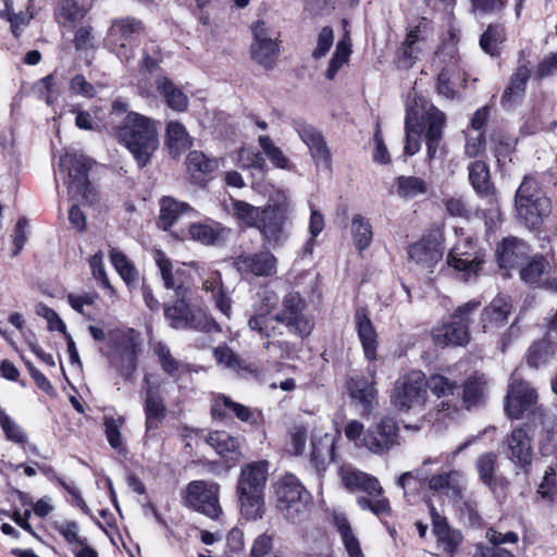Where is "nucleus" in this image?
<instances>
[{"label": "nucleus", "instance_id": "nucleus-1", "mask_svg": "<svg viewBox=\"0 0 557 557\" xmlns=\"http://www.w3.org/2000/svg\"><path fill=\"white\" fill-rule=\"evenodd\" d=\"M282 307V311L273 317L269 315V309L252 315L248 322L249 327L268 338L282 335L284 327L301 338L308 336L313 323L304 313L305 301L301 296L296 292L288 293Z\"/></svg>", "mask_w": 557, "mask_h": 557}, {"label": "nucleus", "instance_id": "nucleus-2", "mask_svg": "<svg viewBox=\"0 0 557 557\" xmlns=\"http://www.w3.org/2000/svg\"><path fill=\"white\" fill-rule=\"evenodd\" d=\"M114 136L127 148L140 168L149 163L159 147L158 123L137 112H127L114 126Z\"/></svg>", "mask_w": 557, "mask_h": 557}, {"label": "nucleus", "instance_id": "nucleus-3", "mask_svg": "<svg viewBox=\"0 0 557 557\" xmlns=\"http://www.w3.org/2000/svg\"><path fill=\"white\" fill-rule=\"evenodd\" d=\"M268 474L267 460L251 461L240 468L235 495L239 513L246 520L256 521L265 513L264 488Z\"/></svg>", "mask_w": 557, "mask_h": 557}, {"label": "nucleus", "instance_id": "nucleus-4", "mask_svg": "<svg viewBox=\"0 0 557 557\" xmlns=\"http://www.w3.org/2000/svg\"><path fill=\"white\" fill-rule=\"evenodd\" d=\"M339 476L346 488L360 490L368 496H359L357 504L362 510H370L375 516H387L391 513L389 500L383 496V487L379 480L366 472L345 465L339 468Z\"/></svg>", "mask_w": 557, "mask_h": 557}, {"label": "nucleus", "instance_id": "nucleus-5", "mask_svg": "<svg viewBox=\"0 0 557 557\" xmlns=\"http://www.w3.org/2000/svg\"><path fill=\"white\" fill-rule=\"evenodd\" d=\"M276 508L289 522H301L310 509V495L298 478L292 473L282 476L275 484Z\"/></svg>", "mask_w": 557, "mask_h": 557}, {"label": "nucleus", "instance_id": "nucleus-6", "mask_svg": "<svg viewBox=\"0 0 557 557\" xmlns=\"http://www.w3.org/2000/svg\"><path fill=\"white\" fill-rule=\"evenodd\" d=\"M293 220V206L290 201L269 203L263 207V214L257 230L264 246L276 249L289 238Z\"/></svg>", "mask_w": 557, "mask_h": 557}, {"label": "nucleus", "instance_id": "nucleus-7", "mask_svg": "<svg viewBox=\"0 0 557 557\" xmlns=\"http://www.w3.org/2000/svg\"><path fill=\"white\" fill-rule=\"evenodd\" d=\"M450 42L443 45L433 59L434 65L440 70L437 74V92L453 99L457 95V88L465 87L466 81L461 77L459 67L457 38L450 34Z\"/></svg>", "mask_w": 557, "mask_h": 557}, {"label": "nucleus", "instance_id": "nucleus-8", "mask_svg": "<svg viewBox=\"0 0 557 557\" xmlns=\"http://www.w3.org/2000/svg\"><path fill=\"white\" fill-rule=\"evenodd\" d=\"M515 205L518 218L529 228L537 227L550 212V201L540 191L537 183L524 177L516 191Z\"/></svg>", "mask_w": 557, "mask_h": 557}, {"label": "nucleus", "instance_id": "nucleus-9", "mask_svg": "<svg viewBox=\"0 0 557 557\" xmlns=\"http://www.w3.org/2000/svg\"><path fill=\"white\" fill-rule=\"evenodd\" d=\"M479 307V301H468L455 310L450 322L434 327L432 337L435 345H467L470 342L469 324L473 321Z\"/></svg>", "mask_w": 557, "mask_h": 557}, {"label": "nucleus", "instance_id": "nucleus-10", "mask_svg": "<svg viewBox=\"0 0 557 557\" xmlns=\"http://www.w3.org/2000/svg\"><path fill=\"white\" fill-rule=\"evenodd\" d=\"M485 262V253L470 236H461L449 250L446 263L457 278L469 282L478 277Z\"/></svg>", "mask_w": 557, "mask_h": 557}, {"label": "nucleus", "instance_id": "nucleus-11", "mask_svg": "<svg viewBox=\"0 0 557 557\" xmlns=\"http://www.w3.org/2000/svg\"><path fill=\"white\" fill-rule=\"evenodd\" d=\"M425 400V376L421 371H411L395 382L391 401L399 411L420 409Z\"/></svg>", "mask_w": 557, "mask_h": 557}, {"label": "nucleus", "instance_id": "nucleus-12", "mask_svg": "<svg viewBox=\"0 0 557 557\" xmlns=\"http://www.w3.org/2000/svg\"><path fill=\"white\" fill-rule=\"evenodd\" d=\"M141 29V23L135 18L114 20L104 38V47L121 61L128 63L134 57L135 37Z\"/></svg>", "mask_w": 557, "mask_h": 557}, {"label": "nucleus", "instance_id": "nucleus-13", "mask_svg": "<svg viewBox=\"0 0 557 557\" xmlns=\"http://www.w3.org/2000/svg\"><path fill=\"white\" fill-rule=\"evenodd\" d=\"M220 484L213 481H191L185 491L184 502L187 507L211 519L222 513L219 500Z\"/></svg>", "mask_w": 557, "mask_h": 557}, {"label": "nucleus", "instance_id": "nucleus-14", "mask_svg": "<svg viewBox=\"0 0 557 557\" xmlns=\"http://www.w3.org/2000/svg\"><path fill=\"white\" fill-rule=\"evenodd\" d=\"M60 166L69 172L70 195L74 199L91 203L95 199V191L87 177L91 161L82 154L65 153L60 158Z\"/></svg>", "mask_w": 557, "mask_h": 557}, {"label": "nucleus", "instance_id": "nucleus-15", "mask_svg": "<svg viewBox=\"0 0 557 557\" xmlns=\"http://www.w3.org/2000/svg\"><path fill=\"white\" fill-rule=\"evenodd\" d=\"M111 338L114 344L111 362L123 377L129 379L137 369L138 333L134 329L119 330Z\"/></svg>", "mask_w": 557, "mask_h": 557}, {"label": "nucleus", "instance_id": "nucleus-16", "mask_svg": "<svg viewBox=\"0 0 557 557\" xmlns=\"http://www.w3.org/2000/svg\"><path fill=\"white\" fill-rule=\"evenodd\" d=\"M363 446L372 454L384 455L400 445V433L397 422L389 417L382 418L373 429L364 435Z\"/></svg>", "mask_w": 557, "mask_h": 557}, {"label": "nucleus", "instance_id": "nucleus-17", "mask_svg": "<svg viewBox=\"0 0 557 557\" xmlns=\"http://www.w3.org/2000/svg\"><path fill=\"white\" fill-rule=\"evenodd\" d=\"M537 404V393L528 383L511 379L509 391L506 397L505 410L510 418L520 419L524 414L532 413Z\"/></svg>", "mask_w": 557, "mask_h": 557}, {"label": "nucleus", "instance_id": "nucleus-18", "mask_svg": "<svg viewBox=\"0 0 557 557\" xmlns=\"http://www.w3.org/2000/svg\"><path fill=\"white\" fill-rule=\"evenodd\" d=\"M418 101L421 103V111L424 112L421 116V121L425 126L428 158L434 159L440 148L446 117L441 110L429 102L424 97L414 95L416 104H418Z\"/></svg>", "mask_w": 557, "mask_h": 557}, {"label": "nucleus", "instance_id": "nucleus-19", "mask_svg": "<svg viewBox=\"0 0 557 557\" xmlns=\"http://www.w3.org/2000/svg\"><path fill=\"white\" fill-rule=\"evenodd\" d=\"M432 518L433 533L436 537V555L440 557H455L462 542V535L458 530L450 528L444 517L429 503Z\"/></svg>", "mask_w": 557, "mask_h": 557}, {"label": "nucleus", "instance_id": "nucleus-20", "mask_svg": "<svg viewBox=\"0 0 557 557\" xmlns=\"http://www.w3.org/2000/svg\"><path fill=\"white\" fill-rule=\"evenodd\" d=\"M177 300L172 306L164 308L165 319L174 329L209 330L212 321L205 314L193 313L185 297L176 296Z\"/></svg>", "mask_w": 557, "mask_h": 557}, {"label": "nucleus", "instance_id": "nucleus-21", "mask_svg": "<svg viewBox=\"0 0 557 557\" xmlns=\"http://www.w3.org/2000/svg\"><path fill=\"white\" fill-rule=\"evenodd\" d=\"M233 265L242 275L268 277L276 273L277 259L269 250H262L237 256Z\"/></svg>", "mask_w": 557, "mask_h": 557}, {"label": "nucleus", "instance_id": "nucleus-22", "mask_svg": "<svg viewBox=\"0 0 557 557\" xmlns=\"http://www.w3.org/2000/svg\"><path fill=\"white\" fill-rule=\"evenodd\" d=\"M503 451L507 458L519 466L524 473L529 472L533 454L531 438L523 428L513 429L505 437Z\"/></svg>", "mask_w": 557, "mask_h": 557}, {"label": "nucleus", "instance_id": "nucleus-23", "mask_svg": "<svg viewBox=\"0 0 557 557\" xmlns=\"http://www.w3.org/2000/svg\"><path fill=\"white\" fill-rule=\"evenodd\" d=\"M294 127L300 139L308 147L315 164L330 169L331 152L323 135L314 126L301 121H296Z\"/></svg>", "mask_w": 557, "mask_h": 557}, {"label": "nucleus", "instance_id": "nucleus-24", "mask_svg": "<svg viewBox=\"0 0 557 557\" xmlns=\"http://www.w3.org/2000/svg\"><path fill=\"white\" fill-rule=\"evenodd\" d=\"M531 77V69L524 59L519 60V65L509 77L504 90L500 103L503 108L510 109L520 103L525 95L527 84Z\"/></svg>", "mask_w": 557, "mask_h": 557}, {"label": "nucleus", "instance_id": "nucleus-25", "mask_svg": "<svg viewBox=\"0 0 557 557\" xmlns=\"http://www.w3.org/2000/svg\"><path fill=\"white\" fill-rule=\"evenodd\" d=\"M145 384V399L144 409L146 416V433L157 430L166 414V407L162 396L157 387L152 386L149 381V375L144 377Z\"/></svg>", "mask_w": 557, "mask_h": 557}, {"label": "nucleus", "instance_id": "nucleus-26", "mask_svg": "<svg viewBox=\"0 0 557 557\" xmlns=\"http://www.w3.org/2000/svg\"><path fill=\"white\" fill-rule=\"evenodd\" d=\"M422 114L424 112L421 111V103L418 101V104H416L413 96L411 102L408 103L405 121L406 144L404 150L408 156H413L420 150V138L425 128L421 121Z\"/></svg>", "mask_w": 557, "mask_h": 557}, {"label": "nucleus", "instance_id": "nucleus-27", "mask_svg": "<svg viewBox=\"0 0 557 557\" xmlns=\"http://www.w3.org/2000/svg\"><path fill=\"white\" fill-rule=\"evenodd\" d=\"M153 260L159 269L165 288L175 290L176 296L186 297L188 288L184 285L181 267H175L172 260L162 250H156L153 252Z\"/></svg>", "mask_w": 557, "mask_h": 557}, {"label": "nucleus", "instance_id": "nucleus-28", "mask_svg": "<svg viewBox=\"0 0 557 557\" xmlns=\"http://www.w3.org/2000/svg\"><path fill=\"white\" fill-rule=\"evenodd\" d=\"M466 487V480L459 470H450L433 475L429 480V488L435 494L454 499L460 498Z\"/></svg>", "mask_w": 557, "mask_h": 557}, {"label": "nucleus", "instance_id": "nucleus-29", "mask_svg": "<svg viewBox=\"0 0 557 557\" xmlns=\"http://www.w3.org/2000/svg\"><path fill=\"white\" fill-rule=\"evenodd\" d=\"M408 255L410 261L428 272H433L443 258V247L437 240H422L411 245Z\"/></svg>", "mask_w": 557, "mask_h": 557}, {"label": "nucleus", "instance_id": "nucleus-30", "mask_svg": "<svg viewBox=\"0 0 557 557\" xmlns=\"http://www.w3.org/2000/svg\"><path fill=\"white\" fill-rule=\"evenodd\" d=\"M355 326L366 359L369 361L375 360L379 346L377 333L363 308H359L356 311Z\"/></svg>", "mask_w": 557, "mask_h": 557}, {"label": "nucleus", "instance_id": "nucleus-31", "mask_svg": "<svg viewBox=\"0 0 557 557\" xmlns=\"http://www.w3.org/2000/svg\"><path fill=\"white\" fill-rule=\"evenodd\" d=\"M529 246L516 237L505 238L496 249V257L500 268L511 269L519 265L528 256Z\"/></svg>", "mask_w": 557, "mask_h": 557}, {"label": "nucleus", "instance_id": "nucleus-32", "mask_svg": "<svg viewBox=\"0 0 557 557\" xmlns=\"http://www.w3.org/2000/svg\"><path fill=\"white\" fill-rule=\"evenodd\" d=\"M486 539L491 546L478 544L473 557H515L509 550L498 546L506 543H517L519 536L516 532L502 533L491 528L486 531Z\"/></svg>", "mask_w": 557, "mask_h": 557}, {"label": "nucleus", "instance_id": "nucleus-33", "mask_svg": "<svg viewBox=\"0 0 557 557\" xmlns=\"http://www.w3.org/2000/svg\"><path fill=\"white\" fill-rule=\"evenodd\" d=\"M370 379L363 375H356L350 379L348 383V392L352 399L361 404L363 409L370 412L373 408L376 391L374 388V373L373 368H369Z\"/></svg>", "mask_w": 557, "mask_h": 557}, {"label": "nucleus", "instance_id": "nucleus-34", "mask_svg": "<svg viewBox=\"0 0 557 557\" xmlns=\"http://www.w3.org/2000/svg\"><path fill=\"white\" fill-rule=\"evenodd\" d=\"M511 306L505 298H495L484 308L481 324L484 333L494 332L507 324Z\"/></svg>", "mask_w": 557, "mask_h": 557}, {"label": "nucleus", "instance_id": "nucleus-35", "mask_svg": "<svg viewBox=\"0 0 557 557\" xmlns=\"http://www.w3.org/2000/svg\"><path fill=\"white\" fill-rule=\"evenodd\" d=\"M244 438L232 436L225 431L211 432L207 437V443L215 449V451L224 457L233 460L239 458L244 446Z\"/></svg>", "mask_w": 557, "mask_h": 557}, {"label": "nucleus", "instance_id": "nucleus-36", "mask_svg": "<svg viewBox=\"0 0 557 557\" xmlns=\"http://www.w3.org/2000/svg\"><path fill=\"white\" fill-rule=\"evenodd\" d=\"M202 289L211 294L215 307L226 317L232 314V300L225 294L220 271L213 270L202 281Z\"/></svg>", "mask_w": 557, "mask_h": 557}, {"label": "nucleus", "instance_id": "nucleus-37", "mask_svg": "<svg viewBox=\"0 0 557 557\" xmlns=\"http://www.w3.org/2000/svg\"><path fill=\"white\" fill-rule=\"evenodd\" d=\"M311 461L318 469H324L325 465L334 460V437L321 430H315L311 435Z\"/></svg>", "mask_w": 557, "mask_h": 557}, {"label": "nucleus", "instance_id": "nucleus-38", "mask_svg": "<svg viewBox=\"0 0 557 557\" xmlns=\"http://www.w3.org/2000/svg\"><path fill=\"white\" fill-rule=\"evenodd\" d=\"M156 89L164 99L166 106L176 112H184L188 108V98L169 77L160 76L156 79Z\"/></svg>", "mask_w": 557, "mask_h": 557}, {"label": "nucleus", "instance_id": "nucleus-39", "mask_svg": "<svg viewBox=\"0 0 557 557\" xmlns=\"http://www.w3.org/2000/svg\"><path fill=\"white\" fill-rule=\"evenodd\" d=\"M165 144L172 154L178 156L191 147L193 138L181 122L170 121L165 128Z\"/></svg>", "mask_w": 557, "mask_h": 557}, {"label": "nucleus", "instance_id": "nucleus-40", "mask_svg": "<svg viewBox=\"0 0 557 557\" xmlns=\"http://www.w3.org/2000/svg\"><path fill=\"white\" fill-rule=\"evenodd\" d=\"M496 466L497 455L491 451L480 455L475 461V468L481 481L492 491H495L498 484L502 486L507 484L505 479L495 476Z\"/></svg>", "mask_w": 557, "mask_h": 557}, {"label": "nucleus", "instance_id": "nucleus-41", "mask_svg": "<svg viewBox=\"0 0 557 557\" xmlns=\"http://www.w3.org/2000/svg\"><path fill=\"white\" fill-rule=\"evenodd\" d=\"M469 180L472 187L483 197L494 198V186L490 181V171L485 162L474 161L469 164Z\"/></svg>", "mask_w": 557, "mask_h": 557}, {"label": "nucleus", "instance_id": "nucleus-42", "mask_svg": "<svg viewBox=\"0 0 557 557\" xmlns=\"http://www.w3.org/2000/svg\"><path fill=\"white\" fill-rule=\"evenodd\" d=\"M429 387L431 392L438 398H444L442 406L443 409L450 410L451 407L456 408V405H451L450 401L455 397V391L458 386L450 382L447 377L434 374L425 380V388Z\"/></svg>", "mask_w": 557, "mask_h": 557}, {"label": "nucleus", "instance_id": "nucleus-43", "mask_svg": "<svg viewBox=\"0 0 557 557\" xmlns=\"http://www.w3.org/2000/svg\"><path fill=\"white\" fill-rule=\"evenodd\" d=\"M334 523L341 535V540L348 557H364L359 540L355 535L347 518L344 516H335Z\"/></svg>", "mask_w": 557, "mask_h": 557}, {"label": "nucleus", "instance_id": "nucleus-44", "mask_svg": "<svg viewBox=\"0 0 557 557\" xmlns=\"http://www.w3.org/2000/svg\"><path fill=\"white\" fill-rule=\"evenodd\" d=\"M557 342L546 335L542 341L535 342L528 350L527 362L532 368L547 363L555 354Z\"/></svg>", "mask_w": 557, "mask_h": 557}, {"label": "nucleus", "instance_id": "nucleus-45", "mask_svg": "<svg viewBox=\"0 0 557 557\" xmlns=\"http://www.w3.org/2000/svg\"><path fill=\"white\" fill-rule=\"evenodd\" d=\"M232 212L236 220L246 227L257 228L263 214V207H255L243 200H232Z\"/></svg>", "mask_w": 557, "mask_h": 557}, {"label": "nucleus", "instance_id": "nucleus-46", "mask_svg": "<svg viewBox=\"0 0 557 557\" xmlns=\"http://www.w3.org/2000/svg\"><path fill=\"white\" fill-rule=\"evenodd\" d=\"M189 209V206L185 202H178L171 197L162 198L160 206V227L163 230L170 228L180 215Z\"/></svg>", "mask_w": 557, "mask_h": 557}, {"label": "nucleus", "instance_id": "nucleus-47", "mask_svg": "<svg viewBox=\"0 0 557 557\" xmlns=\"http://www.w3.org/2000/svg\"><path fill=\"white\" fill-rule=\"evenodd\" d=\"M505 41V32L503 26L491 24L484 30L480 38L481 49L491 57H497L500 53V45Z\"/></svg>", "mask_w": 557, "mask_h": 557}, {"label": "nucleus", "instance_id": "nucleus-48", "mask_svg": "<svg viewBox=\"0 0 557 557\" xmlns=\"http://www.w3.org/2000/svg\"><path fill=\"white\" fill-rule=\"evenodd\" d=\"M278 53L276 38L253 40L251 55L261 65L269 67L273 64Z\"/></svg>", "mask_w": 557, "mask_h": 557}, {"label": "nucleus", "instance_id": "nucleus-49", "mask_svg": "<svg viewBox=\"0 0 557 557\" xmlns=\"http://www.w3.org/2000/svg\"><path fill=\"white\" fill-rule=\"evenodd\" d=\"M351 235L359 252L367 249L373 238L372 226L369 220L360 214H356L351 221Z\"/></svg>", "mask_w": 557, "mask_h": 557}, {"label": "nucleus", "instance_id": "nucleus-50", "mask_svg": "<svg viewBox=\"0 0 557 557\" xmlns=\"http://www.w3.org/2000/svg\"><path fill=\"white\" fill-rule=\"evenodd\" d=\"M87 13V10L74 0H62L55 13L59 24L73 25L81 22Z\"/></svg>", "mask_w": 557, "mask_h": 557}, {"label": "nucleus", "instance_id": "nucleus-51", "mask_svg": "<svg viewBox=\"0 0 557 557\" xmlns=\"http://www.w3.org/2000/svg\"><path fill=\"white\" fill-rule=\"evenodd\" d=\"M397 195L404 199H412L428 191V184L417 176H399L396 182Z\"/></svg>", "mask_w": 557, "mask_h": 557}, {"label": "nucleus", "instance_id": "nucleus-52", "mask_svg": "<svg viewBox=\"0 0 557 557\" xmlns=\"http://www.w3.org/2000/svg\"><path fill=\"white\" fill-rule=\"evenodd\" d=\"M486 392V381L483 376H473L467 380L462 392V403L470 409L481 403Z\"/></svg>", "mask_w": 557, "mask_h": 557}, {"label": "nucleus", "instance_id": "nucleus-53", "mask_svg": "<svg viewBox=\"0 0 557 557\" xmlns=\"http://www.w3.org/2000/svg\"><path fill=\"white\" fill-rule=\"evenodd\" d=\"M350 46V39L347 34L337 42L335 52L333 53L326 70V77L329 79H333L338 70L348 62L351 53Z\"/></svg>", "mask_w": 557, "mask_h": 557}, {"label": "nucleus", "instance_id": "nucleus-54", "mask_svg": "<svg viewBox=\"0 0 557 557\" xmlns=\"http://www.w3.org/2000/svg\"><path fill=\"white\" fill-rule=\"evenodd\" d=\"M432 33V23L425 17H420L408 25L405 38L416 44L430 47V37Z\"/></svg>", "mask_w": 557, "mask_h": 557}, {"label": "nucleus", "instance_id": "nucleus-55", "mask_svg": "<svg viewBox=\"0 0 557 557\" xmlns=\"http://www.w3.org/2000/svg\"><path fill=\"white\" fill-rule=\"evenodd\" d=\"M430 49V47L416 44L405 38L400 48L398 66L401 69L412 67L418 60Z\"/></svg>", "mask_w": 557, "mask_h": 557}, {"label": "nucleus", "instance_id": "nucleus-56", "mask_svg": "<svg viewBox=\"0 0 557 557\" xmlns=\"http://www.w3.org/2000/svg\"><path fill=\"white\" fill-rule=\"evenodd\" d=\"M549 270V263L542 256H535L520 271L521 280L527 284H536L543 274Z\"/></svg>", "mask_w": 557, "mask_h": 557}, {"label": "nucleus", "instance_id": "nucleus-57", "mask_svg": "<svg viewBox=\"0 0 557 557\" xmlns=\"http://www.w3.org/2000/svg\"><path fill=\"white\" fill-rule=\"evenodd\" d=\"M125 422L124 417H104L103 425L108 443L113 449L123 450L121 428Z\"/></svg>", "mask_w": 557, "mask_h": 557}, {"label": "nucleus", "instance_id": "nucleus-58", "mask_svg": "<svg viewBox=\"0 0 557 557\" xmlns=\"http://www.w3.org/2000/svg\"><path fill=\"white\" fill-rule=\"evenodd\" d=\"M186 166L193 174L210 173L218 168V161L208 159L200 151H190L186 159Z\"/></svg>", "mask_w": 557, "mask_h": 557}, {"label": "nucleus", "instance_id": "nucleus-59", "mask_svg": "<svg viewBox=\"0 0 557 557\" xmlns=\"http://www.w3.org/2000/svg\"><path fill=\"white\" fill-rule=\"evenodd\" d=\"M288 436L289 453L294 456L302 455L308 438V426L302 423L294 424L288 431Z\"/></svg>", "mask_w": 557, "mask_h": 557}, {"label": "nucleus", "instance_id": "nucleus-60", "mask_svg": "<svg viewBox=\"0 0 557 557\" xmlns=\"http://www.w3.org/2000/svg\"><path fill=\"white\" fill-rule=\"evenodd\" d=\"M213 356L219 366L224 367L233 372L243 369L242 361L238 356L227 346H218L213 349Z\"/></svg>", "mask_w": 557, "mask_h": 557}, {"label": "nucleus", "instance_id": "nucleus-61", "mask_svg": "<svg viewBox=\"0 0 557 557\" xmlns=\"http://www.w3.org/2000/svg\"><path fill=\"white\" fill-rule=\"evenodd\" d=\"M0 425L9 441L17 444L26 442L27 436L22 428L0 408Z\"/></svg>", "mask_w": 557, "mask_h": 557}, {"label": "nucleus", "instance_id": "nucleus-62", "mask_svg": "<svg viewBox=\"0 0 557 557\" xmlns=\"http://www.w3.org/2000/svg\"><path fill=\"white\" fill-rule=\"evenodd\" d=\"M259 144L270 159V161L280 169H287L289 165L288 159L285 157L283 151L276 147L268 136H260Z\"/></svg>", "mask_w": 557, "mask_h": 557}, {"label": "nucleus", "instance_id": "nucleus-63", "mask_svg": "<svg viewBox=\"0 0 557 557\" xmlns=\"http://www.w3.org/2000/svg\"><path fill=\"white\" fill-rule=\"evenodd\" d=\"M220 228L207 224H193L189 234L193 239L205 245H213L220 236Z\"/></svg>", "mask_w": 557, "mask_h": 557}, {"label": "nucleus", "instance_id": "nucleus-64", "mask_svg": "<svg viewBox=\"0 0 557 557\" xmlns=\"http://www.w3.org/2000/svg\"><path fill=\"white\" fill-rule=\"evenodd\" d=\"M537 493L543 499L553 502L557 496V473L554 467L545 470L543 481L541 482Z\"/></svg>", "mask_w": 557, "mask_h": 557}]
</instances>
